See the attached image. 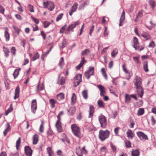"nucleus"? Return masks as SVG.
Returning <instances> with one entry per match:
<instances>
[{
    "label": "nucleus",
    "mask_w": 156,
    "mask_h": 156,
    "mask_svg": "<svg viewBox=\"0 0 156 156\" xmlns=\"http://www.w3.org/2000/svg\"><path fill=\"white\" fill-rule=\"evenodd\" d=\"M136 81L134 83L135 87L136 89L137 94L142 98L144 94V90L142 87V80L141 78L138 76H136L135 78Z\"/></svg>",
    "instance_id": "f257e3e1"
},
{
    "label": "nucleus",
    "mask_w": 156,
    "mask_h": 156,
    "mask_svg": "<svg viewBox=\"0 0 156 156\" xmlns=\"http://www.w3.org/2000/svg\"><path fill=\"white\" fill-rule=\"evenodd\" d=\"M71 128L72 132L76 137L80 138L83 136V134L81 131L80 129L77 125L73 124L71 125Z\"/></svg>",
    "instance_id": "f03ea898"
},
{
    "label": "nucleus",
    "mask_w": 156,
    "mask_h": 156,
    "mask_svg": "<svg viewBox=\"0 0 156 156\" xmlns=\"http://www.w3.org/2000/svg\"><path fill=\"white\" fill-rule=\"evenodd\" d=\"M110 132L108 130L105 131L100 130L99 131L98 137L100 140L102 141L108 138L110 134Z\"/></svg>",
    "instance_id": "7ed1b4c3"
},
{
    "label": "nucleus",
    "mask_w": 156,
    "mask_h": 156,
    "mask_svg": "<svg viewBox=\"0 0 156 156\" xmlns=\"http://www.w3.org/2000/svg\"><path fill=\"white\" fill-rule=\"evenodd\" d=\"M98 120L101 127L103 128H105L107 125L106 118L104 115L101 114L98 116Z\"/></svg>",
    "instance_id": "20e7f679"
},
{
    "label": "nucleus",
    "mask_w": 156,
    "mask_h": 156,
    "mask_svg": "<svg viewBox=\"0 0 156 156\" xmlns=\"http://www.w3.org/2000/svg\"><path fill=\"white\" fill-rule=\"evenodd\" d=\"M43 5L44 8H47L48 10L52 11L55 8V5L54 3L50 1H47L43 2Z\"/></svg>",
    "instance_id": "39448f33"
},
{
    "label": "nucleus",
    "mask_w": 156,
    "mask_h": 156,
    "mask_svg": "<svg viewBox=\"0 0 156 156\" xmlns=\"http://www.w3.org/2000/svg\"><path fill=\"white\" fill-rule=\"evenodd\" d=\"M94 67L92 66H90L88 70L85 73V77L87 79H89L91 76L94 75Z\"/></svg>",
    "instance_id": "423d86ee"
},
{
    "label": "nucleus",
    "mask_w": 156,
    "mask_h": 156,
    "mask_svg": "<svg viewBox=\"0 0 156 156\" xmlns=\"http://www.w3.org/2000/svg\"><path fill=\"white\" fill-rule=\"evenodd\" d=\"M74 83L75 86L78 85L82 81V75L77 74L74 78Z\"/></svg>",
    "instance_id": "0eeeda50"
},
{
    "label": "nucleus",
    "mask_w": 156,
    "mask_h": 156,
    "mask_svg": "<svg viewBox=\"0 0 156 156\" xmlns=\"http://www.w3.org/2000/svg\"><path fill=\"white\" fill-rule=\"evenodd\" d=\"M31 107L32 112L35 114L37 108V103L36 99L32 100L31 102Z\"/></svg>",
    "instance_id": "6e6552de"
},
{
    "label": "nucleus",
    "mask_w": 156,
    "mask_h": 156,
    "mask_svg": "<svg viewBox=\"0 0 156 156\" xmlns=\"http://www.w3.org/2000/svg\"><path fill=\"white\" fill-rule=\"evenodd\" d=\"M138 136L141 140H147L148 139L147 136L143 133L141 132H138L136 133Z\"/></svg>",
    "instance_id": "1a4fd4ad"
},
{
    "label": "nucleus",
    "mask_w": 156,
    "mask_h": 156,
    "mask_svg": "<svg viewBox=\"0 0 156 156\" xmlns=\"http://www.w3.org/2000/svg\"><path fill=\"white\" fill-rule=\"evenodd\" d=\"M25 152L27 156H31L32 151L29 146H26L25 147Z\"/></svg>",
    "instance_id": "9d476101"
},
{
    "label": "nucleus",
    "mask_w": 156,
    "mask_h": 156,
    "mask_svg": "<svg viewBox=\"0 0 156 156\" xmlns=\"http://www.w3.org/2000/svg\"><path fill=\"white\" fill-rule=\"evenodd\" d=\"M133 48L136 50L138 49L139 48V44L138 39L135 37H133Z\"/></svg>",
    "instance_id": "9b49d317"
},
{
    "label": "nucleus",
    "mask_w": 156,
    "mask_h": 156,
    "mask_svg": "<svg viewBox=\"0 0 156 156\" xmlns=\"http://www.w3.org/2000/svg\"><path fill=\"white\" fill-rule=\"evenodd\" d=\"M57 129L58 132H61L62 131V128L61 122V119L58 120L55 124Z\"/></svg>",
    "instance_id": "f8f14e48"
},
{
    "label": "nucleus",
    "mask_w": 156,
    "mask_h": 156,
    "mask_svg": "<svg viewBox=\"0 0 156 156\" xmlns=\"http://www.w3.org/2000/svg\"><path fill=\"white\" fill-rule=\"evenodd\" d=\"M100 91V95L101 96H103L105 93V87L101 85H98L97 86Z\"/></svg>",
    "instance_id": "ddd939ff"
},
{
    "label": "nucleus",
    "mask_w": 156,
    "mask_h": 156,
    "mask_svg": "<svg viewBox=\"0 0 156 156\" xmlns=\"http://www.w3.org/2000/svg\"><path fill=\"white\" fill-rule=\"evenodd\" d=\"M80 24L79 21H77L74 23L69 26L67 30L68 31H70L72 30L75 27Z\"/></svg>",
    "instance_id": "4468645a"
},
{
    "label": "nucleus",
    "mask_w": 156,
    "mask_h": 156,
    "mask_svg": "<svg viewBox=\"0 0 156 156\" xmlns=\"http://www.w3.org/2000/svg\"><path fill=\"white\" fill-rule=\"evenodd\" d=\"M4 29L5 30L4 36L5 37L6 41H8L10 39V35L8 32L9 30L7 27H5Z\"/></svg>",
    "instance_id": "2eb2a0df"
},
{
    "label": "nucleus",
    "mask_w": 156,
    "mask_h": 156,
    "mask_svg": "<svg viewBox=\"0 0 156 156\" xmlns=\"http://www.w3.org/2000/svg\"><path fill=\"white\" fill-rule=\"evenodd\" d=\"M126 134L127 137L129 139H132L134 136V133L130 129H128L127 130L126 132Z\"/></svg>",
    "instance_id": "dca6fc26"
},
{
    "label": "nucleus",
    "mask_w": 156,
    "mask_h": 156,
    "mask_svg": "<svg viewBox=\"0 0 156 156\" xmlns=\"http://www.w3.org/2000/svg\"><path fill=\"white\" fill-rule=\"evenodd\" d=\"M20 90V89L19 86H18L16 87L15 89V95L14 97V99L15 100L19 98V96Z\"/></svg>",
    "instance_id": "f3484780"
},
{
    "label": "nucleus",
    "mask_w": 156,
    "mask_h": 156,
    "mask_svg": "<svg viewBox=\"0 0 156 156\" xmlns=\"http://www.w3.org/2000/svg\"><path fill=\"white\" fill-rule=\"evenodd\" d=\"M125 19V12L124 10L122 11V14H121L120 20V22L119 24V26H122V23L123 22L124 20Z\"/></svg>",
    "instance_id": "a211bd4d"
},
{
    "label": "nucleus",
    "mask_w": 156,
    "mask_h": 156,
    "mask_svg": "<svg viewBox=\"0 0 156 156\" xmlns=\"http://www.w3.org/2000/svg\"><path fill=\"white\" fill-rule=\"evenodd\" d=\"M94 111V108L92 105L90 106L89 114V118L91 117L93 115Z\"/></svg>",
    "instance_id": "6ab92c4d"
},
{
    "label": "nucleus",
    "mask_w": 156,
    "mask_h": 156,
    "mask_svg": "<svg viewBox=\"0 0 156 156\" xmlns=\"http://www.w3.org/2000/svg\"><path fill=\"white\" fill-rule=\"evenodd\" d=\"M86 61L84 59V57L82 58V60L80 62L78 65L76 67V69L77 70H78L80 69V68L82 67L83 65L84 64L85 62Z\"/></svg>",
    "instance_id": "aec40b11"
},
{
    "label": "nucleus",
    "mask_w": 156,
    "mask_h": 156,
    "mask_svg": "<svg viewBox=\"0 0 156 156\" xmlns=\"http://www.w3.org/2000/svg\"><path fill=\"white\" fill-rule=\"evenodd\" d=\"M38 136L37 134H34L33 137V144H36L38 142Z\"/></svg>",
    "instance_id": "412c9836"
},
{
    "label": "nucleus",
    "mask_w": 156,
    "mask_h": 156,
    "mask_svg": "<svg viewBox=\"0 0 156 156\" xmlns=\"http://www.w3.org/2000/svg\"><path fill=\"white\" fill-rule=\"evenodd\" d=\"M131 155L132 156H139L140 152L137 149H133L131 152Z\"/></svg>",
    "instance_id": "4be33fe9"
},
{
    "label": "nucleus",
    "mask_w": 156,
    "mask_h": 156,
    "mask_svg": "<svg viewBox=\"0 0 156 156\" xmlns=\"http://www.w3.org/2000/svg\"><path fill=\"white\" fill-rule=\"evenodd\" d=\"M141 35L146 40H147L151 38L150 35L148 33L144 32Z\"/></svg>",
    "instance_id": "5701e85b"
},
{
    "label": "nucleus",
    "mask_w": 156,
    "mask_h": 156,
    "mask_svg": "<svg viewBox=\"0 0 156 156\" xmlns=\"http://www.w3.org/2000/svg\"><path fill=\"white\" fill-rule=\"evenodd\" d=\"M131 96L127 94L125 96V102L126 103L129 104L130 102Z\"/></svg>",
    "instance_id": "b1692460"
},
{
    "label": "nucleus",
    "mask_w": 156,
    "mask_h": 156,
    "mask_svg": "<svg viewBox=\"0 0 156 156\" xmlns=\"http://www.w3.org/2000/svg\"><path fill=\"white\" fill-rule=\"evenodd\" d=\"M76 97L75 93H73L72 94V96L71 98V104L72 105L74 104L76 101Z\"/></svg>",
    "instance_id": "393cba45"
},
{
    "label": "nucleus",
    "mask_w": 156,
    "mask_h": 156,
    "mask_svg": "<svg viewBox=\"0 0 156 156\" xmlns=\"http://www.w3.org/2000/svg\"><path fill=\"white\" fill-rule=\"evenodd\" d=\"M118 50L117 48H115L112 51L111 53V56L113 58H115L116 55L118 54Z\"/></svg>",
    "instance_id": "a878e982"
},
{
    "label": "nucleus",
    "mask_w": 156,
    "mask_h": 156,
    "mask_svg": "<svg viewBox=\"0 0 156 156\" xmlns=\"http://www.w3.org/2000/svg\"><path fill=\"white\" fill-rule=\"evenodd\" d=\"M40 55L38 52H37L35 54L32 58H31V60L32 61H34L37 59L39 58Z\"/></svg>",
    "instance_id": "bb28decb"
},
{
    "label": "nucleus",
    "mask_w": 156,
    "mask_h": 156,
    "mask_svg": "<svg viewBox=\"0 0 156 156\" xmlns=\"http://www.w3.org/2000/svg\"><path fill=\"white\" fill-rule=\"evenodd\" d=\"M10 126L9 123H7L6 125V128L4 130L3 132L4 136H5L8 132L10 130Z\"/></svg>",
    "instance_id": "cd10ccee"
},
{
    "label": "nucleus",
    "mask_w": 156,
    "mask_h": 156,
    "mask_svg": "<svg viewBox=\"0 0 156 156\" xmlns=\"http://www.w3.org/2000/svg\"><path fill=\"white\" fill-rule=\"evenodd\" d=\"M144 112V108H139L137 111V115L139 116L142 115Z\"/></svg>",
    "instance_id": "c85d7f7f"
},
{
    "label": "nucleus",
    "mask_w": 156,
    "mask_h": 156,
    "mask_svg": "<svg viewBox=\"0 0 156 156\" xmlns=\"http://www.w3.org/2000/svg\"><path fill=\"white\" fill-rule=\"evenodd\" d=\"M57 99L58 100H61L64 98V95L63 93H60L57 95Z\"/></svg>",
    "instance_id": "c756f323"
},
{
    "label": "nucleus",
    "mask_w": 156,
    "mask_h": 156,
    "mask_svg": "<svg viewBox=\"0 0 156 156\" xmlns=\"http://www.w3.org/2000/svg\"><path fill=\"white\" fill-rule=\"evenodd\" d=\"M59 64L61 68L62 69L64 64V59L63 57H62L59 60Z\"/></svg>",
    "instance_id": "7c9ffc66"
},
{
    "label": "nucleus",
    "mask_w": 156,
    "mask_h": 156,
    "mask_svg": "<svg viewBox=\"0 0 156 156\" xmlns=\"http://www.w3.org/2000/svg\"><path fill=\"white\" fill-rule=\"evenodd\" d=\"M20 69H16L14 72L13 73V75L14 77V79H16L17 76H18L19 74V72L20 71Z\"/></svg>",
    "instance_id": "2f4dec72"
},
{
    "label": "nucleus",
    "mask_w": 156,
    "mask_h": 156,
    "mask_svg": "<svg viewBox=\"0 0 156 156\" xmlns=\"http://www.w3.org/2000/svg\"><path fill=\"white\" fill-rule=\"evenodd\" d=\"M41 124L39 128V132L42 133L43 132L44 130V122L43 121H41Z\"/></svg>",
    "instance_id": "473e14b6"
},
{
    "label": "nucleus",
    "mask_w": 156,
    "mask_h": 156,
    "mask_svg": "<svg viewBox=\"0 0 156 156\" xmlns=\"http://www.w3.org/2000/svg\"><path fill=\"white\" fill-rule=\"evenodd\" d=\"M44 27V28H47L51 23V22L47 21H45L43 22Z\"/></svg>",
    "instance_id": "72a5a7b5"
},
{
    "label": "nucleus",
    "mask_w": 156,
    "mask_h": 156,
    "mask_svg": "<svg viewBox=\"0 0 156 156\" xmlns=\"http://www.w3.org/2000/svg\"><path fill=\"white\" fill-rule=\"evenodd\" d=\"M98 104L100 108H104V105L103 101L101 100H99L98 101Z\"/></svg>",
    "instance_id": "f704fd0d"
},
{
    "label": "nucleus",
    "mask_w": 156,
    "mask_h": 156,
    "mask_svg": "<svg viewBox=\"0 0 156 156\" xmlns=\"http://www.w3.org/2000/svg\"><path fill=\"white\" fill-rule=\"evenodd\" d=\"M68 111L69 113L72 115L75 112V108L74 107H71Z\"/></svg>",
    "instance_id": "c9c22d12"
},
{
    "label": "nucleus",
    "mask_w": 156,
    "mask_h": 156,
    "mask_svg": "<svg viewBox=\"0 0 156 156\" xmlns=\"http://www.w3.org/2000/svg\"><path fill=\"white\" fill-rule=\"evenodd\" d=\"M143 68L144 70L146 72H147L148 71V68L147 62H144L143 63Z\"/></svg>",
    "instance_id": "e433bc0d"
},
{
    "label": "nucleus",
    "mask_w": 156,
    "mask_h": 156,
    "mask_svg": "<svg viewBox=\"0 0 156 156\" xmlns=\"http://www.w3.org/2000/svg\"><path fill=\"white\" fill-rule=\"evenodd\" d=\"M20 142L21 138L20 137H19L16 143V147L17 150H18L19 149V146L20 144Z\"/></svg>",
    "instance_id": "4c0bfd02"
},
{
    "label": "nucleus",
    "mask_w": 156,
    "mask_h": 156,
    "mask_svg": "<svg viewBox=\"0 0 156 156\" xmlns=\"http://www.w3.org/2000/svg\"><path fill=\"white\" fill-rule=\"evenodd\" d=\"M48 152L49 156H54L53 153L50 147H48L47 149Z\"/></svg>",
    "instance_id": "58836bf2"
},
{
    "label": "nucleus",
    "mask_w": 156,
    "mask_h": 156,
    "mask_svg": "<svg viewBox=\"0 0 156 156\" xmlns=\"http://www.w3.org/2000/svg\"><path fill=\"white\" fill-rule=\"evenodd\" d=\"M78 5L77 3H75L72 7L71 10L74 12H75L77 8Z\"/></svg>",
    "instance_id": "ea45409f"
},
{
    "label": "nucleus",
    "mask_w": 156,
    "mask_h": 156,
    "mask_svg": "<svg viewBox=\"0 0 156 156\" xmlns=\"http://www.w3.org/2000/svg\"><path fill=\"white\" fill-rule=\"evenodd\" d=\"M12 27L14 30L17 33V34L19 35L20 31H21V29L14 26H13Z\"/></svg>",
    "instance_id": "a19ab883"
},
{
    "label": "nucleus",
    "mask_w": 156,
    "mask_h": 156,
    "mask_svg": "<svg viewBox=\"0 0 156 156\" xmlns=\"http://www.w3.org/2000/svg\"><path fill=\"white\" fill-rule=\"evenodd\" d=\"M149 4L151 5L153 9H154L155 6V2L154 0H150L149 1Z\"/></svg>",
    "instance_id": "79ce46f5"
},
{
    "label": "nucleus",
    "mask_w": 156,
    "mask_h": 156,
    "mask_svg": "<svg viewBox=\"0 0 156 156\" xmlns=\"http://www.w3.org/2000/svg\"><path fill=\"white\" fill-rule=\"evenodd\" d=\"M125 146L127 148H129L131 147V143L129 140H127L125 141Z\"/></svg>",
    "instance_id": "37998d69"
},
{
    "label": "nucleus",
    "mask_w": 156,
    "mask_h": 156,
    "mask_svg": "<svg viewBox=\"0 0 156 156\" xmlns=\"http://www.w3.org/2000/svg\"><path fill=\"white\" fill-rule=\"evenodd\" d=\"M3 51L5 54V56L6 57H8L9 56V49L7 48H4Z\"/></svg>",
    "instance_id": "c03bdc74"
},
{
    "label": "nucleus",
    "mask_w": 156,
    "mask_h": 156,
    "mask_svg": "<svg viewBox=\"0 0 156 156\" xmlns=\"http://www.w3.org/2000/svg\"><path fill=\"white\" fill-rule=\"evenodd\" d=\"M55 101L53 99H51L50 100V104L51 105L52 108H53L55 107Z\"/></svg>",
    "instance_id": "a18cd8bd"
},
{
    "label": "nucleus",
    "mask_w": 156,
    "mask_h": 156,
    "mask_svg": "<svg viewBox=\"0 0 156 156\" xmlns=\"http://www.w3.org/2000/svg\"><path fill=\"white\" fill-rule=\"evenodd\" d=\"M82 94L84 98L87 99V93L86 90H84L83 91Z\"/></svg>",
    "instance_id": "49530a36"
},
{
    "label": "nucleus",
    "mask_w": 156,
    "mask_h": 156,
    "mask_svg": "<svg viewBox=\"0 0 156 156\" xmlns=\"http://www.w3.org/2000/svg\"><path fill=\"white\" fill-rule=\"evenodd\" d=\"M109 90L111 93L113 94L116 96L117 97V95L115 94V90H114L113 88L112 87H110Z\"/></svg>",
    "instance_id": "de8ad7c7"
},
{
    "label": "nucleus",
    "mask_w": 156,
    "mask_h": 156,
    "mask_svg": "<svg viewBox=\"0 0 156 156\" xmlns=\"http://www.w3.org/2000/svg\"><path fill=\"white\" fill-rule=\"evenodd\" d=\"M28 8L31 12H34V7L32 5L29 4L28 6Z\"/></svg>",
    "instance_id": "09e8293b"
},
{
    "label": "nucleus",
    "mask_w": 156,
    "mask_h": 156,
    "mask_svg": "<svg viewBox=\"0 0 156 156\" xmlns=\"http://www.w3.org/2000/svg\"><path fill=\"white\" fill-rule=\"evenodd\" d=\"M90 52V51L89 49H86L82 51V55H87Z\"/></svg>",
    "instance_id": "8fccbe9b"
},
{
    "label": "nucleus",
    "mask_w": 156,
    "mask_h": 156,
    "mask_svg": "<svg viewBox=\"0 0 156 156\" xmlns=\"http://www.w3.org/2000/svg\"><path fill=\"white\" fill-rule=\"evenodd\" d=\"M63 15L62 13L59 14L57 17L56 19V21L57 22L59 20H61L62 18Z\"/></svg>",
    "instance_id": "3c124183"
},
{
    "label": "nucleus",
    "mask_w": 156,
    "mask_h": 156,
    "mask_svg": "<svg viewBox=\"0 0 156 156\" xmlns=\"http://www.w3.org/2000/svg\"><path fill=\"white\" fill-rule=\"evenodd\" d=\"M108 30V28L107 27H105V30L104 33V36L105 37L107 36L108 35V32L107 31Z\"/></svg>",
    "instance_id": "603ef678"
},
{
    "label": "nucleus",
    "mask_w": 156,
    "mask_h": 156,
    "mask_svg": "<svg viewBox=\"0 0 156 156\" xmlns=\"http://www.w3.org/2000/svg\"><path fill=\"white\" fill-rule=\"evenodd\" d=\"M155 46V44L154 42L152 41L148 45V47L153 48Z\"/></svg>",
    "instance_id": "864d4df0"
},
{
    "label": "nucleus",
    "mask_w": 156,
    "mask_h": 156,
    "mask_svg": "<svg viewBox=\"0 0 156 156\" xmlns=\"http://www.w3.org/2000/svg\"><path fill=\"white\" fill-rule=\"evenodd\" d=\"M51 51V50H48L46 52L44 53H43L42 55V56H41V59L43 60H44V57H45Z\"/></svg>",
    "instance_id": "5fc2aeb1"
},
{
    "label": "nucleus",
    "mask_w": 156,
    "mask_h": 156,
    "mask_svg": "<svg viewBox=\"0 0 156 156\" xmlns=\"http://www.w3.org/2000/svg\"><path fill=\"white\" fill-rule=\"evenodd\" d=\"M133 60L137 64H139L140 63L139 60V57H134L133 58Z\"/></svg>",
    "instance_id": "6e6d98bb"
},
{
    "label": "nucleus",
    "mask_w": 156,
    "mask_h": 156,
    "mask_svg": "<svg viewBox=\"0 0 156 156\" xmlns=\"http://www.w3.org/2000/svg\"><path fill=\"white\" fill-rule=\"evenodd\" d=\"M120 129L119 127H117L115 128L114 129V132L115 134L117 136H119V130Z\"/></svg>",
    "instance_id": "4d7b16f0"
},
{
    "label": "nucleus",
    "mask_w": 156,
    "mask_h": 156,
    "mask_svg": "<svg viewBox=\"0 0 156 156\" xmlns=\"http://www.w3.org/2000/svg\"><path fill=\"white\" fill-rule=\"evenodd\" d=\"M16 49L14 47H12L11 49V51L12 54L14 55H15Z\"/></svg>",
    "instance_id": "13d9d810"
},
{
    "label": "nucleus",
    "mask_w": 156,
    "mask_h": 156,
    "mask_svg": "<svg viewBox=\"0 0 156 156\" xmlns=\"http://www.w3.org/2000/svg\"><path fill=\"white\" fill-rule=\"evenodd\" d=\"M12 110V106H10V107L6 111L5 115H7L9 113L11 112Z\"/></svg>",
    "instance_id": "bf43d9fd"
},
{
    "label": "nucleus",
    "mask_w": 156,
    "mask_h": 156,
    "mask_svg": "<svg viewBox=\"0 0 156 156\" xmlns=\"http://www.w3.org/2000/svg\"><path fill=\"white\" fill-rule=\"evenodd\" d=\"M79 151H81L82 153L86 154L87 153V151L85 149V146H84L82 148V150L79 149Z\"/></svg>",
    "instance_id": "052dcab7"
},
{
    "label": "nucleus",
    "mask_w": 156,
    "mask_h": 156,
    "mask_svg": "<svg viewBox=\"0 0 156 156\" xmlns=\"http://www.w3.org/2000/svg\"><path fill=\"white\" fill-rule=\"evenodd\" d=\"M151 121L152 125H154L156 123V121L153 116L151 117Z\"/></svg>",
    "instance_id": "680f3d73"
},
{
    "label": "nucleus",
    "mask_w": 156,
    "mask_h": 156,
    "mask_svg": "<svg viewBox=\"0 0 156 156\" xmlns=\"http://www.w3.org/2000/svg\"><path fill=\"white\" fill-rule=\"evenodd\" d=\"M5 9L4 7L1 5H0V13L4 14L5 12Z\"/></svg>",
    "instance_id": "e2e57ef3"
},
{
    "label": "nucleus",
    "mask_w": 156,
    "mask_h": 156,
    "mask_svg": "<svg viewBox=\"0 0 156 156\" xmlns=\"http://www.w3.org/2000/svg\"><path fill=\"white\" fill-rule=\"evenodd\" d=\"M65 82V79L64 77H62L60 81V83L61 85H63L64 84Z\"/></svg>",
    "instance_id": "0e129e2a"
},
{
    "label": "nucleus",
    "mask_w": 156,
    "mask_h": 156,
    "mask_svg": "<svg viewBox=\"0 0 156 156\" xmlns=\"http://www.w3.org/2000/svg\"><path fill=\"white\" fill-rule=\"evenodd\" d=\"M31 18L32 19V20L34 21L37 24H38L39 23V20L38 19L36 18L33 17H32Z\"/></svg>",
    "instance_id": "69168bd1"
},
{
    "label": "nucleus",
    "mask_w": 156,
    "mask_h": 156,
    "mask_svg": "<svg viewBox=\"0 0 156 156\" xmlns=\"http://www.w3.org/2000/svg\"><path fill=\"white\" fill-rule=\"evenodd\" d=\"M143 15V12L142 11H139L137 15L136 18H138L141 17Z\"/></svg>",
    "instance_id": "338daca9"
},
{
    "label": "nucleus",
    "mask_w": 156,
    "mask_h": 156,
    "mask_svg": "<svg viewBox=\"0 0 156 156\" xmlns=\"http://www.w3.org/2000/svg\"><path fill=\"white\" fill-rule=\"evenodd\" d=\"M94 25H92L90 30V31L89 32L90 35L91 36L92 33L93 32L94 29Z\"/></svg>",
    "instance_id": "774afa93"
}]
</instances>
